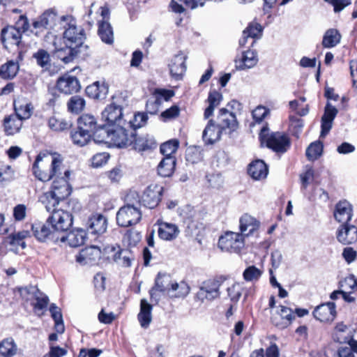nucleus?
<instances>
[{"instance_id":"obj_1","label":"nucleus","mask_w":357,"mask_h":357,"mask_svg":"<svg viewBox=\"0 0 357 357\" xmlns=\"http://www.w3.org/2000/svg\"><path fill=\"white\" fill-rule=\"evenodd\" d=\"M60 22L64 29L63 33L65 47L57 50V56L65 63L71 62L83 47L86 36L83 28L77 26L75 19L72 15H63Z\"/></svg>"},{"instance_id":"obj_2","label":"nucleus","mask_w":357,"mask_h":357,"mask_svg":"<svg viewBox=\"0 0 357 357\" xmlns=\"http://www.w3.org/2000/svg\"><path fill=\"white\" fill-rule=\"evenodd\" d=\"M127 122L123 124H118L112 126V128H100L98 137L97 139L98 142H109L114 146L119 148H125L131 146L133 143L134 131L129 130L127 128Z\"/></svg>"},{"instance_id":"obj_3","label":"nucleus","mask_w":357,"mask_h":357,"mask_svg":"<svg viewBox=\"0 0 357 357\" xmlns=\"http://www.w3.org/2000/svg\"><path fill=\"white\" fill-rule=\"evenodd\" d=\"M259 139L262 144L276 153H285L290 147V140L284 132H275L269 133L267 125L264 126L259 133Z\"/></svg>"},{"instance_id":"obj_4","label":"nucleus","mask_w":357,"mask_h":357,"mask_svg":"<svg viewBox=\"0 0 357 357\" xmlns=\"http://www.w3.org/2000/svg\"><path fill=\"white\" fill-rule=\"evenodd\" d=\"M17 25V28L10 26L1 31V41L7 50L13 45L18 46L21 41L22 32H25L29 27L28 20L24 16H20Z\"/></svg>"},{"instance_id":"obj_5","label":"nucleus","mask_w":357,"mask_h":357,"mask_svg":"<svg viewBox=\"0 0 357 357\" xmlns=\"http://www.w3.org/2000/svg\"><path fill=\"white\" fill-rule=\"evenodd\" d=\"M40 162H43V156L41 154H39L33 164L32 169L33 174L38 180L45 182L50 181L59 174L62 166L63 160L60 155L54 154L51 157L50 168L47 170L42 169L43 164L40 166Z\"/></svg>"},{"instance_id":"obj_6","label":"nucleus","mask_w":357,"mask_h":357,"mask_svg":"<svg viewBox=\"0 0 357 357\" xmlns=\"http://www.w3.org/2000/svg\"><path fill=\"white\" fill-rule=\"evenodd\" d=\"M140 203L136 205L127 204L121 207L116 213V222L122 227H128L137 224L142 218V212L139 208Z\"/></svg>"},{"instance_id":"obj_7","label":"nucleus","mask_w":357,"mask_h":357,"mask_svg":"<svg viewBox=\"0 0 357 357\" xmlns=\"http://www.w3.org/2000/svg\"><path fill=\"white\" fill-rule=\"evenodd\" d=\"M59 19L56 10L55 8H49L33 20L31 32L39 36L45 31L54 29Z\"/></svg>"},{"instance_id":"obj_8","label":"nucleus","mask_w":357,"mask_h":357,"mask_svg":"<svg viewBox=\"0 0 357 357\" xmlns=\"http://www.w3.org/2000/svg\"><path fill=\"white\" fill-rule=\"evenodd\" d=\"M223 280L221 278L210 279L202 282L196 294L197 300L204 302L205 301H211L220 297L221 287Z\"/></svg>"},{"instance_id":"obj_9","label":"nucleus","mask_w":357,"mask_h":357,"mask_svg":"<svg viewBox=\"0 0 357 357\" xmlns=\"http://www.w3.org/2000/svg\"><path fill=\"white\" fill-rule=\"evenodd\" d=\"M47 223L56 232L68 231L73 225L72 215L62 209H54L51 215L47 218Z\"/></svg>"},{"instance_id":"obj_10","label":"nucleus","mask_w":357,"mask_h":357,"mask_svg":"<svg viewBox=\"0 0 357 357\" xmlns=\"http://www.w3.org/2000/svg\"><path fill=\"white\" fill-rule=\"evenodd\" d=\"M218 246L222 251L238 253L244 246L243 235L228 231L220 237Z\"/></svg>"},{"instance_id":"obj_11","label":"nucleus","mask_w":357,"mask_h":357,"mask_svg":"<svg viewBox=\"0 0 357 357\" xmlns=\"http://www.w3.org/2000/svg\"><path fill=\"white\" fill-rule=\"evenodd\" d=\"M70 176V170L64 171V176H61V172H59V174L55 176L52 185V192L56 195L59 198L65 199L68 197L71 193V187L68 183V180Z\"/></svg>"},{"instance_id":"obj_12","label":"nucleus","mask_w":357,"mask_h":357,"mask_svg":"<svg viewBox=\"0 0 357 357\" xmlns=\"http://www.w3.org/2000/svg\"><path fill=\"white\" fill-rule=\"evenodd\" d=\"M123 108L121 105L112 102L102 112V120L109 126H114L127 122L123 119Z\"/></svg>"},{"instance_id":"obj_13","label":"nucleus","mask_w":357,"mask_h":357,"mask_svg":"<svg viewBox=\"0 0 357 357\" xmlns=\"http://www.w3.org/2000/svg\"><path fill=\"white\" fill-rule=\"evenodd\" d=\"M163 188L157 184L149 185L144 191L139 202L149 208L156 207L161 199Z\"/></svg>"},{"instance_id":"obj_14","label":"nucleus","mask_w":357,"mask_h":357,"mask_svg":"<svg viewBox=\"0 0 357 357\" xmlns=\"http://www.w3.org/2000/svg\"><path fill=\"white\" fill-rule=\"evenodd\" d=\"M105 126H98L95 116L91 114H83L77 119V129L82 130V132L94 137L96 141L100 139L101 137H98L99 130L100 128H105Z\"/></svg>"},{"instance_id":"obj_15","label":"nucleus","mask_w":357,"mask_h":357,"mask_svg":"<svg viewBox=\"0 0 357 357\" xmlns=\"http://www.w3.org/2000/svg\"><path fill=\"white\" fill-rule=\"evenodd\" d=\"M31 231L36 239L41 242L56 241L59 239V237L55 235L56 232L52 229V226L47 223V220L45 223L40 222L33 223L31 225Z\"/></svg>"},{"instance_id":"obj_16","label":"nucleus","mask_w":357,"mask_h":357,"mask_svg":"<svg viewBox=\"0 0 357 357\" xmlns=\"http://www.w3.org/2000/svg\"><path fill=\"white\" fill-rule=\"evenodd\" d=\"M56 88L60 92L69 95L78 92L81 86L76 77L66 74L58 79Z\"/></svg>"},{"instance_id":"obj_17","label":"nucleus","mask_w":357,"mask_h":357,"mask_svg":"<svg viewBox=\"0 0 357 357\" xmlns=\"http://www.w3.org/2000/svg\"><path fill=\"white\" fill-rule=\"evenodd\" d=\"M101 254L99 247L91 245L82 249L77 256L76 260L82 265H93L100 259Z\"/></svg>"},{"instance_id":"obj_18","label":"nucleus","mask_w":357,"mask_h":357,"mask_svg":"<svg viewBox=\"0 0 357 357\" xmlns=\"http://www.w3.org/2000/svg\"><path fill=\"white\" fill-rule=\"evenodd\" d=\"M335 304L327 302L317 306L313 311L314 318L321 322L332 321L336 316Z\"/></svg>"},{"instance_id":"obj_19","label":"nucleus","mask_w":357,"mask_h":357,"mask_svg":"<svg viewBox=\"0 0 357 357\" xmlns=\"http://www.w3.org/2000/svg\"><path fill=\"white\" fill-rule=\"evenodd\" d=\"M107 218L100 213L92 215L87 220L88 231L96 235H101L107 229Z\"/></svg>"},{"instance_id":"obj_20","label":"nucleus","mask_w":357,"mask_h":357,"mask_svg":"<svg viewBox=\"0 0 357 357\" xmlns=\"http://www.w3.org/2000/svg\"><path fill=\"white\" fill-rule=\"evenodd\" d=\"M263 28L261 24L256 22H251L243 31L242 37L239 40V45L244 47L248 40H251L250 45L253 46L256 40L259 39L262 35Z\"/></svg>"},{"instance_id":"obj_21","label":"nucleus","mask_w":357,"mask_h":357,"mask_svg":"<svg viewBox=\"0 0 357 357\" xmlns=\"http://www.w3.org/2000/svg\"><path fill=\"white\" fill-rule=\"evenodd\" d=\"M280 307V310L271 317V321L275 326L284 328L291 324L295 315L291 308L283 305Z\"/></svg>"},{"instance_id":"obj_22","label":"nucleus","mask_w":357,"mask_h":357,"mask_svg":"<svg viewBox=\"0 0 357 357\" xmlns=\"http://www.w3.org/2000/svg\"><path fill=\"white\" fill-rule=\"evenodd\" d=\"M337 238L344 245L352 243L357 241V227L343 223L337 231Z\"/></svg>"},{"instance_id":"obj_23","label":"nucleus","mask_w":357,"mask_h":357,"mask_svg":"<svg viewBox=\"0 0 357 357\" xmlns=\"http://www.w3.org/2000/svg\"><path fill=\"white\" fill-rule=\"evenodd\" d=\"M353 215L352 205L347 200L340 201L335 206L334 217L337 221L348 223Z\"/></svg>"},{"instance_id":"obj_24","label":"nucleus","mask_w":357,"mask_h":357,"mask_svg":"<svg viewBox=\"0 0 357 357\" xmlns=\"http://www.w3.org/2000/svg\"><path fill=\"white\" fill-rule=\"evenodd\" d=\"M172 280L167 275L158 273L155 281V286L150 290V296L151 300L155 299L156 303L158 301L157 291L166 293L168 295Z\"/></svg>"},{"instance_id":"obj_25","label":"nucleus","mask_w":357,"mask_h":357,"mask_svg":"<svg viewBox=\"0 0 357 357\" xmlns=\"http://www.w3.org/2000/svg\"><path fill=\"white\" fill-rule=\"evenodd\" d=\"M109 92V85L105 81H97L86 88V93L90 98L104 100Z\"/></svg>"},{"instance_id":"obj_26","label":"nucleus","mask_w":357,"mask_h":357,"mask_svg":"<svg viewBox=\"0 0 357 357\" xmlns=\"http://www.w3.org/2000/svg\"><path fill=\"white\" fill-rule=\"evenodd\" d=\"M217 125L222 128V130L226 128L234 130L237 127L236 116L227 109L222 108L220 109L217 116Z\"/></svg>"},{"instance_id":"obj_27","label":"nucleus","mask_w":357,"mask_h":357,"mask_svg":"<svg viewBox=\"0 0 357 357\" xmlns=\"http://www.w3.org/2000/svg\"><path fill=\"white\" fill-rule=\"evenodd\" d=\"M158 236L165 241H172L175 239L180 232L175 224L168 223L162 221H158Z\"/></svg>"},{"instance_id":"obj_28","label":"nucleus","mask_w":357,"mask_h":357,"mask_svg":"<svg viewBox=\"0 0 357 357\" xmlns=\"http://www.w3.org/2000/svg\"><path fill=\"white\" fill-rule=\"evenodd\" d=\"M222 128L213 120H209L202 133V138L207 144H213L220 139Z\"/></svg>"},{"instance_id":"obj_29","label":"nucleus","mask_w":357,"mask_h":357,"mask_svg":"<svg viewBox=\"0 0 357 357\" xmlns=\"http://www.w3.org/2000/svg\"><path fill=\"white\" fill-rule=\"evenodd\" d=\"M86 237V232L82 229H77L68 233L66 236H62L61 242L67 241L73 248H77L84 244Z\"/></svg>"},{"instance_id":"obj_30","label":"nucleus","mask_w":357,"mask_h":357,"mask_svg":"<svg viewBox=\"0 0 357 357\" xmlns=\"http://www.w3.org/2000/svg\"><path fill=\"white\" fill-rule=\"evenodd\" d=\"M153 307L146 299H142L140 302V311L137 315L138 321L142 328L149 327L152 320Z\"/></svg>"},{"instance_id":"obj_31","label":"nucleus","mask_w":357,"mask_h":357,"mask_svg":"<svg viewBox=\"0 0 357 357\" xmlns=\"http://www.w3.org/2000/svg\"><path fill=\"white\" fill-rule=\"evenodd\" d=\"M268 167L261 160L252 162L248 167V174L255 180L265 178L268 175Z\"/></svg>"},{"instance_id":"obj_32","label":"nucleus","mask_w":357,"mask_h":357,"mask_svg":"<svg viewBox=\"0 0 357 357\" xmlns=\"http://www.w3.org/2000/svg\"><path fill=\"white\" fill-rule=\"evenodd\" d=\"M259 222L252 216L245 213L240 219V229L242 235L248 236L259 227Z\"/></svg>"},{"instance_id":"obj_33","label":"nucleus","mask_w":357,"mask_h":357,"mask_svg":"<svg viewBox=\"0 0 357 357\" xmlns=\"http://www.w3.org/2000/svg\"><path fill=\"white\" fill-rule=\"evenodd\" d=\"M169 66L172 76L176 79H181L186 70L185 57L182 55H176Z\"/></svg>"},{"instance_id":"obj_34","label":"nucleus","mask_w":357,"mask_h":357,"mask_svg":"<svg viewBox=\"0 0 357 357\" xmlns=\"http://www.w3.org/2000/svg\"><path fill=\"white\" fill-rule=\"evenodd\" d=\"M98 34L103 43L108 45H112L114 43L113 29L107 20L98 22Z\"/></svg>"},{"instance_id":"obj_35","label":"nucleus","mask_w":357,"mask_h":357,"mask_svg":"<svg viewBox=\"0 0 357 357\" xmlns=\"http://www.w3.org/2000/svg\"><path fill=\"white\" fill-rule=\"evenodd\" d=\"M134 259V255L129 249H120L119 248L113 256L115 262L125 267L130 266Z\"/></svg>"},{"instance_id":"obj_36","label":"nucleus","mask_w":357,"mask_h":357,"mask_svg":"<svg viewBox=\"0 0 357 357\" xmlns=\"http://www.w3.org/2000/svg\"><path fill=\"white\" fill-rule=\"evenodd\" d=\"M131 146L134 149L142 151L155 148L156 145L155 141L148 136L137 137L135 131H134L133 143Z\"/></svg>"},{"instance_id":"obj_37","label":"nucleus","mask_w":357,"mask_h":357,"mask_svg":"<svg viewBox=\"0 0 357 357\" xmlns=\"http://www.w3.org/2000/svg\"><path fill=\"white\" fill-rule=\"evenodd\" d=\"M175 165L174 157H165L158 166V174L163 177L170 176L174 172Z\"/></svg>"},{"instance_id":"obj_38","label":"nucleus","mask_w":357,"mask_h":357,"mask_svg":"<svg viewBox=\"0 0 357 357\" xmlns=\"http://www.w3.org/2000/svg\"><path fill=\"white\" fill-rule=\"evenodd\" d=\"M190 292V287L187 283L181 282L178 283L176 282H171L168 296L172 298H184Z\"/></svg>"},{"instance_id":"obj_39","label":"nucleus","mask_w":357,"mask_h":357,"mask_svg":"<svg viewBox=\"0 0 357 357\" xmlns=\"http://www.w3.org/2000/svg\"><path fill=\"white\" fill-rule=\"evenodd\" d=\"M22 125L20 119L15 115H10L5 117L3 126L6 133L8 135H14L19 132Z\"/></svg>"},{"instance_id":"obj_40","label":"nucleus","mask_w":357,"mask_h":357,"mask_svg":"<svg viewBox=\"0 0 357 357\" xmlns=\"http://www.w3.org/2000/svg\"><path fill=\"white\" fill-rule=\"evenodd\" d=\"M341 34L335 29H328L323 37L322 45L326 48L335 47L340 43Z\"/></svg>"},{"instance_id":"obj_41","label":"nucleus","mask_w":357,"mask_h":357,"mask_svg":"<svg viewBox=\"0 0 357 357\" xmlns=\"http://www.w3.org/2000/svg\"><path fill=\"white\" fill-rule=\"evenodd\" d=\"M258 61L257 52L254 50H248L243 53L242 58L237 64V68L240 70L250 68L254 67Z\"/></svg>"},{"instance_id":"obj_42","label":"nucleus","mask_w":357,"mask_h":357,"mask_svg":"<svg viewBox=\"0 0 357 357\" xmlns=\"http://www.w3.org/2000/svg\"><path fill=\"white\" fill-rule=\"evenodd\" d=\"M62 199L51 191L44 193L40 197V201L45 206L46 210L52 212L54 209H56V206L59 205V202Z\"/></svg>"},{"instance_id":"obj_43","label":"nucleus","mask_w":357,"mask_h":357,"mask_svg":"<svg viewBox=\"0 0 357 357\" xmlns=\"http://www.w3.org/2000/svg\"><path fill=\"white\" fill-rule=\"evenodd\" d=\"M18 70V63L9 61L0 67V77L4 79H13L17 75Z\"/></svg>"},{"instance_id":"obj_44","label":"nucleus","mask_w":357,"mask_h":357,"mask_svg":"<svg viewBox=\"0 0 357 357\" xmlns=\"http://www.w3.org/2000/svg\"><path fill=\"white\" fill-rule=\"evenodd\" d=\"M86 102L84 98L79 96H72L67 102L68 111L72 114H78L83 111Z\"/></svg>"},{"instance_id":"obj_45","label":"nucleus","mask_w":357,"mask_h":357,"mask_svg":"<svg viewBox=\"0 0 357 357\" xmlns=\"http://www.w3.org/2000/svg\"><path fill=\"white\" fill-rule=\"evenodd\" d=\"M50 312L54 321L55 330L59 333H63L64 332L65 327L61 309L57 307L56 304L52 303L50 307Z\"/></svg>"},{"instance_id":"obj_46","label":"nucleus","mask_w":357,"mask_h":357,"mask_svg":"<svg viewBox=\"0 0 357 357\" xmlns=\"http://www.w3.org/2000/svg\"><path fill=\"white\" fill-rule=\"evenodd\" d=\"M17 351V345L13 338H6L0 342V355L3 357H12Z\"/></svg>"},{"instance_id":"obj_47","label":"nucleus","mask_w":357,"mask_h":357,"mask_svg":"<svg viewBox=\"0 0 357 357\" xmlns=\"http://www.w3.org/2000/svg\"><path fill=\"white\" fill-rule=\"evenodd\" d=\"M33 57L36 59L37 64L44 70H47L50 67V56L46 50H38L33 54Z\"/></svg>"},{"instance_id":"obj_48","label":"nucleus","mask_w":357,"mask_h":357,"mask_svg":"<svg viewBox=\"0 0 357 357\" xmlns=\"http://www.w3.org/2000/svg\"><path fill=\"white\" fill-rule=\"evenodd\" d=\"M323 144L321 142L311 143L306 149V157L310 161L318 159L322 154Z\"/></svg>"},{"instance_id":"obj_49","label":"nucleus","mask_w":357,"mask_h":357,"mask_svg":"<svg viewBox=\"0 0 357 357\" xmlns=\"http://www.w3.org/2000/svg\"><path fill=\"white\" fill-rule=\"evenodd\" d=\"M148 120V116L144 112H137L135 114L132 119L127 122V128H132L131 130L135 131L137 128L144 126Z\"/></svg>"},{"instance_id":"obj_50","label":"nucleus","mask_w":357,"mask_h":357,"mask_svg":"<svg viewBox=\"0 0 357 357\" xmlns=\"http://www.w3.org/2000/svg\"><path fill=\"white\" fill-rule=\"evenodd\" d=\"M92 136L86 132H82V130L77 129V130L71 132V138L75 144L80 146H85L90 142Z\"/></svg>"},{"instance_id":"obj_51","label":"nucleus","mask_w":357,"mask_h":357,"mask_svg":"<svg viewBox=\"0 0 357 357\" xmlns=\"http://www.w3.org/2000/svg\"><path fill=\"white\" fill-rule=\"evenodd\" d=\"M347 330V327L343 323H339L335 328V331L333 334L334 341L340 344L346 343L349 342L350 337L349 335H344V333Z\"/></svg>"},{"instance_id":"obj_52","label":"nucleus","mask_w":357,"mask_h":357,"mask_svg":"<svg viewBox=\"0 0 357 357\" xmlns=\"http://www.w3.org/2000/svg\"><path fill=\"white\" fill-rule=\"evenodd\" d=\"M29 236V231L25 230L12 234L8 237L10 239V244L13 245H20L24 249L26 247V243L24 241V239Z\"/></svg>"},{"instance_id":"obj_53","label":"nucleus","mask_w":357,"mask_h":357,"mask_svg":"<svg viewBox=\"0 0 357 357\" xmlns=\"http://www.w3.org/2000/svg\"><path fill=\"white\" fill-rule=\"evenodd\" d=\"M178 147V142L176 139H172L160 146V152L165 157H173L172 155L176 153Z\"/></svg>"},{"instance_id":"obj_54","label":"nucleus","mask_w":357,"mask_h":357,"mask_svg":"<svg viewBox=\"0 0 357 357\" xmlns=\"http://www.w3.org/2000/svg\"><path fill=\"white\" fill-rule=\"evenodd\" d=\"M48 126L54 131H63L70 127V124L63 119H57L54 116L50 117L48 121Z\"/></svg>"},{"instance_id":"obj_55","label":"nucleus","mask_w":357,"mask_h":357,"mask_svg":"<svg viewBox=\"0 0 357 357\" xmlns=\"http://www.w3.org/2000/svg\"><path fill=\"white\" fill-rule=\"evenodd\" d=\"M32 109L33 107H31V105L29 103L19 105L15 104V116L19 117L21 121L23 119H27L31 115Z\"/></svg>"},{"instance_id":"obj_56","label":"nucleus","mask_w":357,"mask_h":357,"mask_svg":"<svg viewBox=\"0 0 357 357\" xmlns=\"http://www.w3.org/2000/svg\"><path fill=\"white\" fill-rule=\"evenodd\" d=\"M19 291L21 296L26 301L33 300L36 295H40V290L33 285L20 288Z\"/></svg>"},{"instance_id":"obj_57","label":"nucleus","mask_w":357,"mask_h":357,"mask_svg":"<svg viewBox=\"0 0 357 357\" xmlns=\"http://www.w3.org/2000/svg\"><path fill=\"white\" fill-rule=\"evenodd\" d=\"M174 96V92L172 90L165 89H156L153 94V96L161 105L163 101H168L171 98Z\"/></svg>"},{"instance_id":"obj_58","label":"nucleus","mask_w":357,"mask_h":357,"mask_svg":"<svg viewBox=\"0 0 357 357\" xmlns=\"http://www.w3.org/2000/svg\"><path fill=\"white\" fill-rule=\"evenodd\" d=\"M262 271L255 266L248 267L243 272V278L246 281L257 280L261 275Z\"/></svg>"},{"instance_id":"obj_59","label":"nucleus","mask_w":357,"mask_h":357,"mask_svg":"<svg viewBox=\"0 0 357 357\" xmlns=\"http://www.w3.org/2000/svg\"><path fill=\"white\" fill-rule=\"evenodd\" d=\"M340 286L342 291H353L357 289V278L354 275H349L340 281Z\"/></svg>"},{"instance_id":"obj_60","label":"nucleus","mask_w":357,"mask_h":357,"mask_svg":"<svg viewBox=\"0 0 357 357\" xmlns=\"http://www.w3.org/2000/svg\"><path fill=\"white\" fill-rule=\"evenodd\" d=\"M241 286L238 283L232 284L227 288V295L233 302H237L241 296Z\"/></svg>"},{"instance_id":"obj_61","label":"nucleus","mask_w":357,"mask_h":357,"mask_svg":"<svg viewBox=\"0 0 357 357\" xmlns=\"http://www.w3.org/2000/svg\"><path fill=\"white\" fill-rule=\"evenodd\" d=\"M33 300H36V303L33 304L36 310H42L47 307L49 298L43 292L40 291V295H36Z\"/></svg>"},{"instance_id":"obj_62","label":"nucleus","mask_w":357,"mask_h":357,"mask_svg":"<svg viewBox=\"0 0 357 357\" xmlns=\"http://www.w3.org/2000/svg\"><path fill=\"white\" fill-rule=\"evenodd\" d=\"M268 113V109L264 106H258L252 111V117L255 122L260 123Z\"/></svg>"},{"instance_id":"obj_63","label":"nucleus","mask_w":357,"mask_h":357,"mask_svg":"<svg viewBox=\"0 0 357 357\" xmlns=\"http://www.w3.org/2000/svg\"><path fill=\"white\" fill-rule=\"evenodd\" d=\"M179 107L176 105H173L170 108L162 112L160 116L164 121H167L177 117L179 115Z\"/></svg>"},{"instance_id":"obj_64","label":"nucleus","mask_w":357,"mask_h":357,"mask_svg":"<svg viewBox=\"0 0 357 357\" xmlns=\"http://www.w3.org/2000/svg\"><path fill=\"white\" fill-rule=\"evenodd\" d=\"M337 109L331 103L328 102L326 105L324 114L322 116L321 119L333 122L336 115L337 114Z\"/></svg>"}]
</instances>
